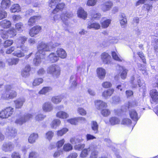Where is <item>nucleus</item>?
Wrapping results in <instances>:
<instances>
[{
  "mask_svg": "<svg viewBox=\"0 0 158 158\" xmlns=\"http://www.w3.org/2000/svg\"><path fill=\"white\" fill-rule=\"evenodd\" d=\"M17 95V92L15 90H12V87L10 85L5 86V90L2 93L1 98L3 100H8L13 99Z\"/></svg>",
  "mask_w": 158,
  "mask_h": 158,
  "instance_id": "f257e3e1",
  "label": "nucleus"
},
{
  "mask_svg": "<svg viewBox=\"0 0 158 158\" xmlns=\"http://www.w3.org/2000/svg\"><path fill=\"white\" fill-rule=\"evenodd\" d=\"M52 42L49 43H45L43 42L39 43L37 46L38 52H37L44 56L45 54V52L50 51L54 47L52 46Z\"/></svg>",
  "mask_w": 158,
  "mask_h": 158,
  "instance_id": "f03ea898",
  "label": "nucleus"
},
{
  "mask_svg": "<svg viewBox=\"0 0 158 158\" xmlns=\"http://www.w3.org/2000/svg\"><path fill=\"white\" fill-rule=\"evenodd\" d=\"M47 73L55 77H58L60 74V69L59 67L56 64L49 66L47 70Z\"/></svg>",
  "mask_w": 158,
  "mask_h": 158,
  "instance_id": "7ed1b4c3",
  "label": "nucleus"
},
{
  "mask_svg": "<svg viewBox=\"0 0 158 158\" xmlns=\"http://www.w3.org/2000/svg\"><path fill=\"white\" fill-rule=\"evenodd\" d=\"M14 112V108L11 107H6L0 111V118H7L10 117Z\"/></svg>",
  "mask_w": 158,
  "mask_h": 158,
  "instance_id": "20e7f679",
  "label": "nucleus"
},
{
  "mask_svg": "<svg viewBox=\"0 0 158 158\" xmlns=\"http://www.w3.org/2000/svg\"><path fill=\"white\" fill-rule=\"evenodd\" d=\"M34 114V113H32L27 114L22 116H19L17 118L15 121V123L20 125H22L24 123L32 118Z\"/></svg>",
  "mask_w": 158,
  "mask_h": 158,
  "instance_id": "39448f33",
  "label": "nucleus"
},
{
  "mask_svg": "<svg viewBox=\"0 0 158 158\" xmlns=\"http://www.w3.org/2000/svg\"><path fill=\"white\" fill-rule=\"evenodd\" d=\"M0 33L1 37L3 39H7L8 37L12 38L16 35L15 30L12 28L8 30H1Z\"/></svg>",
  "mask_w": 158,
  "mask_h": 158,
  "instance_id": "423d86ee",
  "label": "nucleus"
},
{
  "mask_svg": "<svg viewBox=\"0 0 158 158\" xmlns=\"http://www.w3.org/2000/svg\"><path fill=\"white\" fill-rule=\"evenodd\" d=\"M73 15L71 12H67L65 13H63L60 16L58 15H55L54 16V20L56 21L58 19L57 18H59L60 17L65 25H67L68 24V19L72 17Z\"/></svg>",
  "mask_w": 158,
  "mask_h": 158,
  "instance_id": "0eeeda50",
  "label": "nucleus"
},
{
  "mask_svg": "<svg viewBox=\"0 0 158 158\" xmlns=\"http://www.w3.org/2000/svg\"><path fill=\"white\" fill-rule=\"evenodd\" d=\"M14 148V144L10 142H5L2 144L1 149L5 152H10L12 151Z\"/></svg>",
  "mask_w": 158,
  "mask_h": 158,
  "instance_id": "6e6552de",
  "label": "nucleus"
},
{
  "mask_svg": "<svg viewBox=\"0 0 158 158\" xmlns=\"http://www.w3.org/2000/svg\"><path fill=\"white\" fill-rule=\"evenodd\" d=\"M113 2L107 0L104 2L101 6V9L103 12H106L109 11L113 6Z\"/></svg>",
  "mask_w": 158,
  "mask_h": 158,
  "instance_id": "1a4fd4ad",
  "label": "nucleus"
},
{
  "mask_svg": "<svg viewBox=\"0 0 158 158\" xmlns=\"http://www.w3.org/2000/svg\"><path fill=\"white\" fill-rule=\"evenodd\" d=\"M53 106L52 104L50 102H45L42 105V109L45 112H49L52 110Z\"/></svg>",
  "mask_w": 158,
  "mask_h": 158,
  "instance_id": "9d476101",
  "label": "nucleus"
},
{
  "mask_svg": "<svg viewBox=\"0 0 158 158\" xmlns=\"http://www.w3.org/2000/svg\"><path fill=\"white\" fill-rule=\"evenodd\" d=\"M41 29V27L39 26H36L31 28L29 31V34L30 36L33 37L38 34Z\"/></svg>",
  "mask_w": 158,
  "mask_h": 158,
  "instance_id": "9b49d317",
  "label": "nucleus"
},
{
  "mask_svg": "<svg viewBox=\"0 0 158 158\" xmlns=\"http://www.w3.org/2000/svg\"><path fill=\"white\" fill-rule=\"evenodd\" d=\"M94 148V145H90L87 148L83 149L81 152L79 157L81 158H85L88 155L89 152L93 150V148Z\"/></svg>",
  "mask_w": 158,
  "mask_h": 158,
  "instance_id": "f8f14e48",
  "label": "nucleus"
},
{
  "mask_svg": "<svg viewBox=\"0 0 158 158\" xmlns=\"http://www.w3.org/2000/svg\"><path fill=\"white\" fill-rule=\"evenodd\" d=\"M16 130L14 127H8L6 129L5 134L8 136L14 137L17 134Z\"/></svg>",
  "mask_w": 158,
  "mask_h": 158,
  "instance_id": "ddd939ff",
  "label": "nucleus"
},
{
  "mask_svg": "<svg viewBox=\"0 0 158 158\" xmlns=\"http://www.w3.org/2000/svg\"><path fill=\"white\" fill-rule=\"evenodd\" d=\"M43 56H44L40 54H39L38 52L36 53L35 57L33 60V63L34 64L35 66H39L41 62V59L44 58Z\"/></svg>",
  "mask_w": 158,
  "mask_h": 158,
  "instance_id": "4468645a",
  "label": "nucleus"
},
{
  "mask_svg": "<svg viewBox=\"0 0 158 158\" xmlns=\"http://www.w3.org/2000/svg\"><path fill=\"white\" fill-rule=\"evenodd\" d=\"M95 106L98 110H101L106 108L107 106V103L101 100H97L95 101Z\"/></svg>",
  "mask_w": 158,
  "mask_h": 158,
  "instance_id": "2eb2a0df",
  "label": "nucleus"
},
{
  "mask_svg": "<svg viewBox=\"0 0 158 158\" xmlns=\"http://www.w3.org/2000/svg\"><path fill=\"white\" fill-rule=\"evenodd\" d=\"M25 101V99L23 98H19L14 101L15 108L16 109L21 108Z\"/></svg>",
  "mask_w": 158,
  "mask_h": 158,
  "instance_id": "dca6fc26",
  "label": "nucleus"
},
{
  "mask_svg": "<svg viewBox=\"0 0 158 158\" xmlns=\"http://www.w3.org/2000/svg\"><path fill=\"white\" fill-rule=\"evenodd\" d=\"M97 73L98 77L100 79H103L106 74L105 70L102 68H98L97 69Z\"/></svg>",
  "mask_w": 158,
  "mask_h": 158,
  "instance_id": "f3484780",
  "label": "nucleus"
},
{
  "mask_svg": "<svg viewBox=\"0 0 158 158\" xmlns=\"http://www.w3.org/2000/svg\"><path fill=\"white\" fill-rule=\"evenodd\" d=\"M114 91L113 89H110L104 91L102 93V96L105 99L109 98Z\"/></svg>",
  "mask_w": 158,
  "mask_h": 158,
  "instance_id": "a211bd4d",
  "label": "nucleus"
},
{
  "mask_svg": "<svg viewBox=\"0 0 158 158\" xmlns=\"http://www.w3.org/2000/svg\"><path fill=\"white\" fill-rule=\"evenodd\" d=\"M101 59L104 64H109L110 62V56L106 52L102 54L101 56Z\"/></svg>",
  "mask_w": 158,
  "mask_h": 158,
  "instance_id": "6ab92c4d",
  "label": "nucleus"
},
{
  "mask_svg": "<svg viewBox=\"0 0 158 158\" xmlns=\"http://www.w3.org/2000/svg\"><path fill=\"white\" fill-rule=\"evenodd\" d=\"M119 21L121 25L123 27H125L127 23V19L125 15L123 13L120 14L119 16Z\"/></svg>",
  "mask_w": 158,
  "mask_h": 158,
  "instance_id": "aec40b11",
  "label": "nucleus"
},
{
  "mask_svg": "<svg viewBox=\"0 0 158 158\" xmlns=\"http://www.w3.org/2000/svg\"><path fill=\"white\" fill-rule=\"evenodd\" d=\"M31 70V67L29 65H27L24 69L22 71L21 74L23 77L26 78L28 77L29 75V72Z\"/></svg>",
  "mask_w": 158,
  "mask_h": 158,
  "instance_id": "412c9836",
  "label": "nucleus"
},
{
  "mask_svg": "<svg viewBox=\"0 0 158 158\" xmlns=\"http://www.w3.org/2000/svg\"><path fill=\"white\" fill-rule=\"evenodd\" d=\"M150 95L153 101L158 103V92L156 89H152L150 91Z\"/></svg>",
  "mask_w": 158,
  "mask_h": 158,
  "instance_id": "4be33fe9",
  "label": "nucleus"
},
{
  "mask_svg": "<svg viewBox=\"0 0 158 158\" xmlns=\"http://www.w3.org/2000/svg\"><path fill=\"white\" fill-rule=\"evenodd\" d=\"M56 53L58 57H60L62 59L66 58L67 56V54L65 51L61 48H58Z\"/></svg>",
  "mask_w": 158,
  "mask_h": 158,
  "instance_id": "5701e85b",
  "label": "nucleus"
},
{
  "mask_svg": "<svg viewBox=\"0 0 158 158\" xmlns=\"http://www.w3.org/2000/svg\"><path fill=\"white\" fill-rule=\"evenodd\" d=\"M41 18L40 15L34 16L31 17L28 21V24L29 26H32L38 20Z\"/></svg>",
  "mask_w": 158,
  "mask_h": 158,
  "instance_id": "b1692460",
  "label": "nucleus"
},
{
  "mask_svg": "<svg viewBox=\"0 0 158 158\" xmlns=\"http://www.w3.org/2000/svg\"><path fill=\"white\" fill-rule=\"evenodd\" d=\"M77 14L78 17L84 19H85L87 18V13L82 8L80 7L79 8Z\"/></svg>",
  "mask_w": 158,
  "mask_h": 158,
  "instance_id": "393cba45",
  "label": "nucleus"
},
{
  "mask_svg": "<svg viewBox=\"0 0 158 158\" xmlns=\"http://www.w3.org/2000/svg\"><path fill=\"white\" fill-rule=\"evenodd\" d=\"M38 137V135L37 134L32 133L28 137V141L30 143H34L35 142L36 140L37 139Z\"/></svg>",
  "mask_w": 158,
  "mask_h": 158,
  "instance_id": "a878e982",
  "label": "nucleus"
},
{
  "mask_svg": "<svg viewBox=\"0 0 158 158\" xmlns=\"http://www.w3.org/2000/svg\"><path fill=\"white\" fill-rule=\"evenodd\" d=\"M11 24L10 21L6 19L1 21L0 26L3 28H8L11 26Z\"/></svg>",
  "mask_w": 158,
  "mask_h": 158,
  "instance_id": "bb28decb",
  "label": "nucleus"
},
{
  "mask_svg": "<svg viewBox=\"0 0 158 158\" xmlns=\"http://www.w3.org/2000/svg\"><path fill=\"white\" fill-rule=\"evenodd\" d=\"M56 116L60 118L66 119L69 117V115L65 112L60 111L57 113Z\"/></svg>",
  "mask_w": 158,
  "mask_h": 158,
  "instance_id": "cd10ccee",
  "label": "nucleus"
},
{
  "mask_svg": "<svg viewBox=\"0 0 158 158\" xmlns=\"http://www.w3.org/2000/svg\"><path fill=\"white\" fill-rule=\"evenodd\" d=\"M111 20L110 19H105V18H102L100 21V23L102 28H106L111 23Z\"/></svg>",
  "mask_w": 158,
  "mask_h": 158,
  "instance_id": "c85d7f7f",
  "label": "nucleus"
},
{
  "mask_svg": "<svg viewBox=\"0 0 158 158\" xmlns=\"http://www.w3.org/2000/svg\"><path fill=\"white\" fill-rule=\"evenodd\" d=\"M100 25L99 23L96 22H91L89 23L87 26V28L89 29H94L95 30L98 29L100 28Z\"/></svg>",
  "mask_w": 158,
  "mask_h": 158,
  "instance_id": "c756f323",
  "label": "nucleus"
},
{
  "mask_svg": "<svg viewBox=\"0 0 158 158\" xmlns=\"http://www.w3.org/2000/svg\"><path fill=\"white\" fill-rule=\"evenodd\" d=\"M83 139L80 136H77L71 138L70 139V142L72 144H75L81 142Z\"/></svg>",
  "mask_w": 158,
  "mask_h": 158,
  "instance_id": "7c9ffc66",
  "label": "nucleus"
},
{
  "mask_svg": "<svg viewBox=\"0 0 158 158\" xmlns=\"http://www.w3.org/2000/svg\"><path fill=\"white\" fill-rule=\"evenodd\" d=\"M19 59L18 58H10L6 60V61L9 65H15L18 64Z\"/></svg>",
  "mask_w": 158,
  "mask_h": 158,
  "instance_id": "2f4dec72",
  "label": "nucleus"
},
{
  "mask_svg": "<svg viewBox=\"0 0 158 158\" xmlns=\"http://www.w3.org/2000/svg\"><path fill=\"white\" fill-rule=\"evenodd\" d=\"M61 123V121L59 119H54L51 124V127L53 129H56L57 127L59 126Z\"/></svg>",
  "mask_w": 158,
  "mask_h": 158,
  "instance_id": "473e14b6",
  "label": "nucleus"
},
{
  "mask_svg": "<svg viewBox=\"0 0 158 158\" xmlns=\"http://www.w3.org/2000/svg\"><path fill=\"white\" fill-rule=\"evenodd\" d=\"M48 60L51 62L53 63L59 60V57L54 53H51L49 56Z\"/></svg>",
  "mask_w": 158,
  "mask_h": 158,
  "instance_id": "72a5a7b5",
  "label": "nucleus"
},
{
  "mask_svg": "<svg viewBox=\"0 0 158 158\" xmlns=\"http://www.w3.org/2000/svg\"><path fill=\"white\" fill-rule=\"evenodd\" d=\"M21 10V7L18 4H15L11 6L10 8V11L11 13H15L20 11Z\"/></svg>",
  "mask_w": 158,
  "mask_h": 158,
  "instance_id": "f704fd0d",
  "label": "nucleus"
},
{
  "mask_svg": "<svg viewBox=\"0 0 158 158\" xmlns=\"http://www.w3.org/2000/svg\"><path fill=\"white\" fill-rule=\"evenodd\" d=\"M129 114L131 118L133 120L137 121L138 120L137 113L135 110H130Z\"/></svg>",
  "mask_w": 158,
  "mask_h": 158,
  "instance_id": "c9c22d12",
  "label": "nucleus"
},
{
  "mask_svg": "<svg viewBox=\"0 0 158 158\" xmlns=\"http://www.w3.org/2000/svg\"><path fill=\"white\" fill-rule=\"evenodd\" d=\"M137 82L140 87L139 90L141 92H144L145 90V86L143 81H141L140 78L139 77L137 79Z\"/></svg>",
  "mask_w": 158,
  "mask_h": 158,
  "instance_id": "e433bc0d",
  "label": "nucleus"
},
{
  "mask_svg": "<svg viewBox=\"0 0 158 158\" xmlns=\"http://www.w3.org/2000/svg\"><path fill=\"white\" fill-rule=\"evenodd\" d=\"M91 127L94 133L96 134L98 132V125L96 122L92 121L91 123Z\"/></svg>",
  "mask_w": 158,
  "mask_h": 158,
  "instance_id": "4c0bfd02",
  "label": "nucleus"
},
{
  "mask_svg": "<svg viewBox=\"0 0 158 158\" xmlns=\"http://www.w3.org/2000/svg\"><path fill=\"white\" fill-rule=\"evenodd\" d=\"M10 4V0H3L1 3V7L3 9H6L9 7Z\"/></svg>",
  "mask_w": 158,
  "mask_h": 158,
  "instance_id": "58836bf2",
  "label": "nucleus"
},
{
  "mask_svg": "<svg viewBox=\"0 0 158 158\" xmlns=\"http://www.w3.org/2000/svg\"><path fill=\"white\" fill-rule=\"evenodd\" d=\"M64 4L63 3L57 4L56 6V8L53 10L52 13L53 14H55L58 11L61 10L64 7Z\"/></svg>",
  "mask_w": 158,
  "mask_h": 158,
  "instance_id": "ea45409f",
  "label": "nucleus"
},
{
  "mask_svg": "<svg viewBox=\"0 0 158 158\" xmlns=\"http://www.w3.org/2000/svg\"><path fill=\"white\" fill-rule=\"evenodd\" d=\"M62 99L60 96H55L52 98L51 101L54 104H58L61 102Z\"/></svg>",
  "mask_w": 158,
  "mask_h": 158,
  "instance_id": "a19ab883",
  "label": "nucleus"
},
{
  "mask_svg": "<svg viewBox=\"0 0 158 158\" xmlns=\"http://www.w3.org/2000/svg\"><path fill=\"white\" fill-rule=\"evenodd\" d=\"M52 90V88L50 87H43L42 89L39 91V93L40 94H44L48 92L51 91Z\"/></svg>",
  "mask_w": 158,
  "mask_h": 158,
  "instance_id": "79ce46f5",
  "label": "nucleus"
},
{
  "mask_svg": "<svg viewBox=\"0 0 158 158\" xmlns=\"http://www.w3.org/2000/svg\"><path fill=\"white\" fill-rule=\"evenodd\" d=\"M43 82V80L42 78H36L33 81L32 83V85L34 86L39 85L40 84L42 83Z\"/></svg>",
  "mask_w": 158,
  "mask_h": 158,
  "instance_id": "37998d69",
  "label": "nucleus"
},
{
  "mask_svg": "<svg viewBox=\"0 0 158 158\" xmlns=\"http://www.w3.org/2000/svg\"><path fill=\"white\" fill-rule=\"evenodd\" d=\"M112 55L113 59L118 61H122L123 59L122 58L120 57L118 55L117 52H112Z\"/></svg>",
  "mask_w": 158,
  "mask_h": 158,
  "instance_id": "c03bdc74",
  "label": "nucleus"
},
{
  "mask_svg": "<svg viewBox=\"0 0 158 158\" xmlns=\"http://www.w3.org/2000/svg\"><path fill=\"white\" fill-rule=\"evenodd\" d=\"M73 149V146L69 143L65 144L63 147V150L64 151L68 152Z\"/></svg>",
  "mask_w": 158,
  "mask_h": 158,
  "instance_id": "a18cd8bd",
  "label": "nucleus"
},
{
  "mask_svg": "<svg viewBox=\"0 0 158 158\" xmlns=\"http://www.w3.org/2000/svg\"><path fill=\"white\" fill-rule=\"evenodd\" d=\"M110 122L112 125H114L119 124L120 123V120L118 118L115 117H112L110 119Z\"/></svg>",
  "mask_w": 158,
  "mask_h": 158,
  "instance_id": "49530a36",
  "label": "nucleus"
},
{
  "mask_svg": "<svg viewBox=\"0 0 158 158\" xmlns=\"http://www.w3.org/2000/svg\"><path fill=\"white\" fill-rule=\"evenodd\" d=\"M120 70H122V71L121 73V77L122 79H124L126 78L128 70L123 67H120Z\"/></svg>",
  "mask_w": 158,
  "mask_h": 158,
  "instance_id": "de8ad7c7",
  "label": "nucleus"
},
{
  "mask_svg": "<svg viewBox=\"0 0 158 158\" xmlns=\"http://www.w3.org/2000/svg\"><path fill=\"white\" fill-rule=\"evenodd\" d=\"M12 54L14 56L18 57H23L25 56L24 53L21 50L15 51Z\"/></svg>",
  "mask_w": 158,
  "mask_h": 158,
  "instance_id": "09e8293b",
  "label": "nucleus"
},
{
  "mask_svg": "<svg viewBox=\"0 0 158 158\" xmlns=\"http://www.w3.org/2000/svg\"><path fill=\"white\" fill-rule=\"evenodd\" d=\"M68 129L66 128H64L57 131V135L58 136H61L65 134L68 131Z\"/></svg>",
  "mask_w": 158,
  "mask_h": 158,
  "instance_id": "8fccbe9b",
  "label": "nucleus"
},
{
  "mask_svg": "<svg viewBox=\"0 0 158 158\" xmlns=\"http://www.w3.org/2000/svg\"><path fill=\"white\" fill-rule=\"evenodd\" d=\"M101 113L103 116L106 117L110 114V111L109 109L105 108L101 110Z\"/></svg>",
  "mask_w": 158,
  "mask_h": 158,
  "instance_id": "3c124183",
  "label": "nucleus"
},
{
  "mask_svg": "<svg viewBox=\"0 0 158 158\" xmlns=\"http://www.w3.org/2000/svg\"><path fill=\"white\" fill-rule=\"evenodd\" d=\"M54 135V133L52 131H48L46 134L45 138L50 141Z\"/></svg>",
  "mask_w": 158,
  "mask_h": 158,
  "instance_id": "603ef678",
  "label": "nucleus"
},
{
  "mask_svg": "<svg viewBox=\"0 0 158 158\" xmlns=\"http://www.w3.org/2000/svg\"><path fill=\"white\" fill-rule=\"evenodd\" d=\"M46 117V116L41 114H38L35 116V119L36 120L40 121L43 120Z\"/></svg>",
  "mask_w": 158,
  "mask_h": 158,
  "instance_id": "864d4df0",
  "label": "nucleus"
},
{
  "mask_svg": "<svg viewBox=\"0 0 158 158\" xmlns=\"http://www.w3.org/2000/svg\"><path fill=\"white\" fill-rule=\"evenodd\" d=\"M27 38L26 37L21 35L19 36L17 40L18 41H20L21 44L20 45H23L25 42L27 41Z\"/></svg>",
  "mask_w": 158,
  "mask_h": 158,
  "instance_id": "5fc2aeb1",
  "label": "nucleus"
},
{
  "mask_svg": "<svg viewBox=\"0 0 158 158\" xmlns=\"http://www.w3.org/2000/svg\"><path fill=\"white\" fill-rule=\"evenodd\" d=\"M97 2L98 0H88L86 5L88 6H93L96 5Z\"/></svg>",
  "mask_w": 158,
  "mask_h": 158,
  "instance_id": "6e6d98bb",
  "label": "nucleus"
},
{
  "mask_svg": "<svg viewBox=\"0 0 158 158\" xmlns=\"http://www.w3.org/2000/svg\"><path fill=\"white\" fill-rule=\"evenodd\" d=\"M77 111L78 113L81 115L84 116L86 114V111L82 107H78L77 108Z\"/></svg>",
  "mask_w": 158,
  "mask_h": 158,
  "instance_id": "4d7b16f0",
  "label": "nucleus"
},
{
  "mask_svg": "<svg viewBox=\"0 0 158 158\" xmlns=\"http://www.w3.org/2000/svg\"><path fill=\"white\" fill-rule=\"evenodd\" d=\"M13 41L12 40H7L4 41L3 46L5 48H7L13 44Z\"/></svg>",
  "mask_w": 158,
  "mask_h": 158,
  "instance_id": "13d9d810",
  "label": "nucleus"
},
{
  "mask_svg": "<svg viewBox=\"0 0 158 158\" xmlns=\"http://www.w3.org/2000/svg\"><path fill=\"white\" fill-rule=\"evenodd\" d=\"M96 147L94 146V148H93V150L91 151L92 152L90 155L89 158H97L98 157V152H97L95 151Z\"/></svg>",
  "mask_w": 158,
  "mask_h": 158,
  "instance_id": "bf43d9fd",
  "label": "nucleus"
},
{
  "mask_svg": "<svg viewBox=\"0 0 158 158\" xmlns=\"http://www.w3.org/2000/svg\"><path fill=\"white\" fill-rule=\"evenodd\" d=\"M61 0H50L49 3V6L52 8H53L57 3Z\"/></svg>",
  "mask_w": 158,
  "mask_h": 158,
  "instance_id": "052dcab7",
  "label": "nucleus"
},
{
  "mask_svg": "<svg viewBox=\"0 0 158 158\" xmlns=\"http://www.w3.org/2000/svg\"><path fill=\"white\" fill-rule=\"evenodd\" d=\"M67 122L73 125H77L78 123L77 117L69 119L67 120Z\"/></svg>",
  "mask_w": 158,
  "mask_h": 158,
  "instance_id": "680f3d73",
  "label": "nucleus"
},
{
  "mask_svg": "<svg viewBox=\"0 0 158 158\" xmlns=\"http://www.w3.org/2000/svg\"><path fill=\"white\" fill-rule=\"evenodd\" d=\"M7 16V13L3 10H0V20L4 19Z\"/></svg>",
  "mask_w": 158,
  "mask_h": 158,
  "instance_id": "e2e57ef3",
  "label": "nucleus"
},
{
  "mask_svg": "<svg viewBox=\"0 0 158 158\" xmlns=\"http://www.w3.org/2000/svg\"><path fill=\"white\" fill-rule=\"evenodd\" d=\"M65 140L64 139L58 141L56 143V146L58 148H61L64 144Z\"/></svg>",
  "mask_w": 158,
  "mask_h": 158,
  "instance_id": "0e129e2a",
  "label": "nucleus"
},
{
  "mask_svg": "<svg viewBox=\"0 0 158 158\" xmlns=\"http://www.w3.org/2000/svg\"><path fill=\"white\" fill-rule=\"evenodd\" d=\"M152 5L149 4H145L143 7V9L145 10L148 11H149L152 8Z\"/></svg>",
  "mask_w": 158,
  "mask_h": 158,
  "instance_id": "69168bd1",
  "label": "nucleus"
},
{
  "mask_svg": "<svg viewBox=\"0 0 158 158\" xmlns=\"http://www.w3.org/2000/svg\"><path fill=\"white\" fill-rule=\"evenodd\" d=\"M131 123V120L128 118H124L122 122V124L127 125H130Z\"/></svg>",
  "mask_w": 158,
  "mask_h": 158,
  "instance_id": "338daca9",
  "label": "nucleus"
},
{
  "mask_svg": "<svg viewBox=\"0 0 158 158\" xmlns=\"http://www.w3.org/2000/svg\"><path fill=\"white\" fill-rule=\"evenodd\" d=\"M23 27V24L21 23H17L15 25V28L18 31H22Z\"/></svg>",
  "mask_w": 158,
  "mask_h": 158,
  "instance_id": "774afa93",
  "label": "nucleus"
}]
</instances>
